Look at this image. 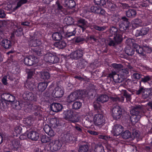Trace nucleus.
<instances>
[{
  "mask_svg": "<svg viewBox=\"0 0 152 152\" xmlns=\"http://www.w3.org/2000/svg\"><path fill=\"white\" fill-rule=\"evenodd\" d=\"M110 32L112 34H113L115 36L113 39H109L108 43V45L109 46H114L122 41L121 33H120L116 28L114 27H112L110 29Z\"/></svg>",
  "mask_w": 152,
  "mask_h": 152,
  "instance_id": "obj_1",
  "label": "nucleus"
},
{
  "mask_svg": "<svg viewBox=\"0 0 152 152\" xmlns=\"http://www.w3.org/2000/svg\"><path fill=\"white\" fill-rule=\"evenodd\" d=\"M64 118L73 123L78 122V116L74 114L73 112L71 110H67L64 112Z\"/></svg>",
  "mask_w": 152,
  "mask_h": 152,
  "instance_id": "obj_2",
  "label": "nucleus"
},
{
  "mask_svg": "<svg viewBox=\"0 0 152 152\" xmlns=\"http://www.w3.org/2000/svg\"><path fill=\"white\" fill-rule=\"evenodd\" d=\"M48 146L50 149L52 151H56L59 150L62 145L61 142L58 140H56L50 141Z\"/></svg>",
  "mask_w": 152,
  "mask_h": 152,
  "instance_id": "obj_3",
  "label": "nucleus"
},
{
  "mask_svg": "<svg viewBox=\"0 0 152 152\" xmlns=\"http://www.w3.org/2000/svg\"><path fill=\"white\" fill-rule=\"evenodd\" d=\"M44 59L46 62L51 63H56L59 60L57 57L50 53H48L45 55Z\"/></svg>",
  "mask_w": 152,
  "mask_h": 152,
  "instance_id": "obj_4",
  "label": "nucleus"
},
{
  "mask_svg": "<svg viewBox=\"0 0 152 152\" xmlns=\"http://www.w3.org/2000/svg\"><path fill=\"white\" fill-rule=\"evenodd\" d=\"M122 21L119 25V30H118L120 33L124 31L129 26V22L128 21L127 18L125 17L122 18Z\"/></svg>",
  "mask_w": 152,
  "mask_h": 152,
  "instance_id": "obj_5",
  "label": "nucleus"
},
{
  "mask_svg": "<svg viewBox=\"0 0 152 152\" xmlns=\"http://www.w3.org/2000/svg\"><path fill=\"white\" fill-rule=\"evenodd\" d=\"M122 111L121 108L118 105L115 106L112 110V116L115 119L120 118L122 115Z\"/></svg>",
  "mask_w": 152,
  "mask_h": 152,
  "instance_id": "obj_6",
  "label": "nucleus"
},
{
  "mask_svg": "<svg viewBox=\"0 0 152 152\" xmlns=\"http://www.w3.org/2000/svg\"><path fill=\"white\" fill-rule=\"evenodd\" d=\"M22 96L25 100L34 101H36L37 100L36 95L31 92L28 91L24 92L22 95Z\"/></svg>",
  "mask_w": 152,
  "mask_h": 152,
  "instance_id": "obj_7",
  "label": "nucleus"
},
{
  "mask_svg": "<svg viewBox=\"0 0 152 152\" xmlns=\"http://www.w3.org/2000/svg\"><path fill=\"white\" fill-rule=\"evenodd\" d=\"M108 76L113 79L114 81L117 83H121L123 80L124 77L121 74H117L115 72H112L109 74Z\"/></svg>",
  "mask_w": 152,
  "mask_h": 152,
  "instance_id": "obj_8",
  "label": "nucleus"
},
{
  "mask_svg": "<svg viewBox=\"0 0 152 152\" xmlns=\"http://www.w3.org/2000/svg\"><path fill=\"white\" fill-rule=\"evenodd\" d=\"M64 94V91L62 88L58 86L53 91L52 94L54 98H59L61 97Z\"/></svg>",
  "mask_w": 152,
  "mask_h": 152,
  "instance_id": "obj_9",
  "label": "nucleus"
},
{
  "mask_svg": "<svg viewBox=\"0 0 152 152\" xmlns=\"http://www.w3.org/2000/svg\"><path fill=\"white\" fill-rule=\"evenodd\" d=\"M124 130L123 127L119 124L115 125L112 131V133L115 136H117L120 135Z\"/></svg>",
  "mask_w": 152,
  "mask_h": 152,
  "instance_id": "obj_10",
  "label": "nucleus"
},
{
  "mask_svg": "<svg viewBox=\"0 0 152 152\" xmlns=\"http://www.w3.org/2000/svg\"><path fill=\"white\" fill-rule=\"evenodd\" d=\"M1 98L3 100L9 102L13 103L15 101V96L8 93H4L1 95Z\"/></svg>",
  "mask_w": 152,
  "mask_h": 152,
  "instance_id": "obj_11",
  "label": "nucleus"
},
{
  "mask_svg": "<svg viewBox=\"0 0 152 152\" xmlns=\"http://www.w3.org/2000/svg\"><path fill=\"white\" fill-rule=\"evenodd\" d=\"M81 93H82V92L77 91L71 94L67 97V101L69 102H71L75 101L79 97L78 94H80Z\"/></svg>",
  "mask_w": 152,
  "mask_h": 152,
  "instance_id": "obj_12",
  "label": "nucleus"
},
{
  "mask_svg": "<svg viewBox=\"0 0 152 152\" xmlns=\"http://www.w3.org/2000/svg\"><path fill=\"white\" fill-rule=\"evenodd\" d=\"M149 31L148 28L145 27L142 28L141 30H136L134 32L135 35L136 37L144 35L147 34Z\"/></svg>",
  "mask_w": 152,
  "mask_h": 152,
  "instance_id": "obj_13",
  "label": "nucleus"
},
{
  "mask_svg": "<svg viewBox=\"0 0 152 152\" xmlns=\"http://www.w3.org/2000/svg\"><path fill=\"white\" fill-rule=\"evenodd\" d=\"M83 56L82 50H78L72 52L70 55V57L73 59H77Z\"/></svg>",
  "mask_w": 152,
  "mask_h": 152,
  "instance_id": "obj_14",
  "label": "nucleus"
},
{
  "mask_svg": "<svg viewBox=\"0 0 152 152\" xmlns=\"http://www.w3.org/2000/svg\"><path fill=\"white\" fill-rule=\"evenodd\" d=\"M51 110L53 112H58L61 111L62 108V105L60 103H55L51 104L50 106Z\"/></svg>",
  "mask_w": 152,
  "mask_h": 152,
  "instance_id": "obj_15",
  "label": "nucleus"
},
{
  "mask_svg": "<svg viewBox=\"0 0 152 152\" xmlns=\"http://www.w3.org/2000/svg\"><path fill=\"white\" fill-rule=\"evenodd\" d=\"M142 111V109L140 105L136 106L130 110V113L132 115H141L140 113Z\"/></svg>",
  "mask_w": 152,
  "mask_h": 152,
  "instance_id": "obj_16",
  "label": "nucleus"
},
{
  "mask_svg": "<svg viewBox=\"0 0 152 152\" xmlns=\"http://www.w3.org/2000/svg\"><path fill=\"white\" fill-rule=\"evenodd\" d=\"M28 137L33 140H37L39 138V134L35 131H32L26 134Z\"/></svg>",
  "mask_w": 152,
  "mask_h": 152,
  "instance_id": "obj_17",
  "label": "nucleus"
},
{
  "mask_svg": "<svg viewBox=\"0 0 152 152\" xmlns=\"http://www.w3.org/2000/svg\"><path fill=\"white\" fill-rule=\"evenodd\" d=\"M87 23V22L83 19H80L77 21V24L79 27L82 28L83 31L86 29Z\"/></svg>",
  "mask_w": 152,
  "mask_h": 152,
  "instance_id": "obj_18",
  "label": "nucleus"
},
{
  "mask_svg": "<svg viewBox=\"0 0 152 152\" xmlns=\"http://www.w3.org/2000/svg\"><path fill=\"white\" fill-rule=\"evenodd\" d=\"M96 124L97 125L102 124L104 122V120L102 115L99 114H96Z\"/></svg>",
  "mask_w": 152,
  "mask_h": 152,
  "instance_id": "obj_19",
  "label": "nucleus"
},
{
  "mask_svg": "<svg viewBox=\"0 0 152 152\" xmlns=\"http://www.w3.org/2000/svg\"><path fill=\"white\" fill-rule=\"evenodd\" d=\"M34 58L31 56H29L25 58L24 62L25 64L27 66L32 65L34 63Z\"/></svg>",
  "mask_w": 152,
  "mask_h": 152,
  "instance_id": "obj_20",
  "label": "nucleus"
},
{
  "mask_svg": "<svg viewBox=\"0 0 152 152\" xmlns=\"http://www.w3.org/2000/svg\"><path fill=\"white\" fill-rule=\"evenodd\" d=\"M64 5L65 7L71 9L75 7V3L73 0H65Z\"/></svg>",
  "mask_w": 152,
  "mask_h": 152,
  "instance_id": "obj_21",
  "label": "nucleus"
},
{
  "mask_svg": "<svg viewBox=\"0 0 152 152\" xmlns=\"http://www.w3.org/2000/svg\"><path fill=\"white\" fill-rule=\"evenodd\" d=\"M63 138L64 141L66 142H69L73 141L74 137L72 134L69 133H67L64 135Z\"/></svg>",
  "mask_w": 152,
  "mask_h": 152,
  "instance_id": "obj_22",
  "label": "nucleus"
},
{
  "mask_svg": "<svg viewBox=\"0 0 152 152\" xmlns=\"http://www.w3.org/2000/svg\"><path fill=\"white\" fill-rule=\"evenodd\" d=\"M26 87L30 90H32L35 88L34 80H27L25 84Z\"/></svg>",
  "mask_w": 152,
  "mask_h": 152,
  "instance_id": "obj_23",
  "label": "nucleus"
},
{
  "mask_svg": "<svg viewBox=\"0 0 152 152\" xmlns=\"http://www.w3.org/2000/svg\"><path fill=\"white\" fill-rule=\"evenodd\" d=\"M25 107L28 109H30L33 111H36L39 110H40L39 107L33 104H25Z\"/></svg>",
  "mask_w": 152,
  "mask_h": 152,
  "instance_id": "obj_24",
  "label": "nucleus"
},
{
  "mask_svg": "<svg viewBox=\"0 0 152 152\" xmlns=\"http://www.w3.org/2000/svg\"><path fill=\"white\" fill-rule=\"evenodd\" d=\"M1 44L6 49H8L11 47V41L7 39H4L2 41Z\"/></svg>",
  "mask_w": 152,
  "mask_h": 152,
  "instance_id": "obj_25",
  "label": "nucleus"
},
{
  "mask_svg": "<svg viewBox=\"0 0 152 152\" xmlns=\"http://www.w3.org/2000/svg\"><path fill=\"white\" fill-rule=\"evenodd\" d=\"M87 63L86 61L84 59H81L78 61V63L77 64V67L80 69H82L84 68Z\"/></svg>",
  "mask_w": 152,
  "mask_h": 152,
  "instance_id": "obj_26",
  "label": "nucleus"
},
{
  "mask_svg": "<svg viewBox=\"0 0 152 152\" xmlns=\"http://www.w3.org/2000/svg\"><path fill=\"white\" fill-rule=\"evenodd\" d=\"M48 86V84L46 83L41 82L39 83L37 86V88L39 91L43 92L46 88Z\"/></svg>",
  "mask_w": 152,
  "mask_h": 152,
  "instance_id": "obj_27",
  "label": "nucleus"
},
{
  "mask_svg": "<svg viewBox=\"0 0 152 152\" xmlns=\"http://www.w3.org/2000/svg\"><path fill=\"white\" fill-rule=\"evenodd\" d=\"M109 97L106 95H102L99 96L97 98V101L103 103L108 100Z\"/></svg>",
  "mask_w": 152,
  "mask_h": 152,
  "instance_id": "obj_28",
  "label": "nucleus"
},
{
  "mask_svg": "<svg viewBox=\"0 0 152 152\" xmlns=\"http://www.w3.org/2000/svg\"><path fill=\"white\" fill-rule=\"evenodd\" d=\"M20 126H17L14 128L15 132L17 134H20L21 132H24L25 131L26 127Z\"/></svg>",
  "mask_w": 152,
  "mask_h": 152,
  "instance_id": "obj_29",
  "label": "nucleus"
},
{
  "mask_svg": "<svg viewBox=\"0 0 152 152\" xmlns=\"http://www.w3.org/2000/svg\"><path fill=\"white\" fill-rule=\"evenodd\" d=\"M142 21L141 20L135 19L132 22V27L135 28L141 25Z\"/></svg>",
  "mask_w": 152,
  "mask_h": 152,
  "instance_id": "obj_30",
  "label": "nucleus"
},
{
  "mask_svg": "<svg viewBox=\"0 0 152 152\" xmlns=\"http://www.w3.org/2000/svg\"><path fill=\"white\" fill-rule=\"evenodd\" d=\"M136 14V12L134 9H129L126 12V15L129 18L134 17Z\"/></svg>",
  "mask_w": 152,
  "mask_h": 152,
  "instance_id": "obj_31",
  "label": "nucleus"
},
{
  "mask_svg": "<svg viewBox=\"0 0 152 152\" xmlns=\"http://www.w3.org/2000/svg\"><path fill=\"white\" fill-rule=\"evenodd\" d=\"M40 44V42L39 39L34 38L30 41V45L31 47H36Z\"/></svg>",
  "mask_w": 152,
  "mask_h": 152,
  "instance_id": "obj_32",
  "label": "nucleus"
},
{
  "mask_svg": "<svg viewBox=\"0 0 152 152\" xmlns=\"http://www.w3.org/2000/svg\"><path fill=\"white\" fill-rule=\"evenodd\" d=\"M52 37L54 40L56 41H59L62 39V36L60 33L56 32L53 34Z\"/></svg>",
  "mask_w": 152,
  "mask_h": 152,
  "instance_id": "obj_33",
  "label": "nucleus"
},
{
  "mask_svg": "<svg viewBox=\"0 0 152 152\" xmlns=\"http://www.w3.org/2000/svg\"><path fill=\"white\" fill-rule=\"evenodd\" d=\"M55 45L59 49H63L66 46V44L64 41H61L55 43Z\"/></svg>",
  "mask_w": 152,
  "mask_h": 152,
  "instance_id": "obj_34",
  "label": "nucleus"
},
{
  "mask_svg": "<svg viewBox=\"0 0 152 152\" xmlns=\"http://www.w3.org/2000/svg\"><path fill=\"white\" fill-rule=\"evenodd\" d=\"M50 75L49 73L47 72H43L41 73V77L42 79L45 81L50 78Z\"/></svg>",
  "mask_w": 152,
  "mask_h": 152,
  "instance_id": "obj_35",
  "label": "nucleus"
},
{
  "mask_svg": "<svg viewBox=\"0 0 152 152\" xmlns=\"http://www.w3.org/2000/svg\"><path fill=\"white\" fill-rule=\"evenodd\" d=\"M88 148V146L87 145H81L79 148V152H87Z\"/></svg>",
  "mask_w": 152,
  "mask_h": 152,
  "instance_id": "obj_36",
  "label": "nucleus"
},
{
  "mask_svg": "<svg viewBox=\"0 0 152 152\" xmlns=\"http://www.w3.org/2000/svg\"><path fill=\"white\" fill-rule=\"evenodd\" d=\"M141 115H132L130 118L131 121L133 123L137 122L141 118Z\"/></svg>",
  "mask_w": 152,
  "mask_h": 152,
  "instance_id": "obj_37",
  "label": "nucleus"
},
{
  "mask_svg": "<svg viewBox=\"0 0 152 152\" xmlns=\"http://www.w3.org/2000/svg\"><path fill=\"white\" fill-rule=\"evenodd\" d=\"M151 93V91L148 89H145L142 93V95L143 98L145 99L148 97Z\"/></svg>",
  "mask_w": 152,
  "mask_h": 152,
  "instance_id": "obj_38",
  "label": "nucleus"
},
{
  "mask_svg": "<svg viewBox=\"0 0 152 152\" xmlns=\"http://www.w3.org/2000/svg\"><path fill=\"white\" fill-rule=\"evenodd\" d=\"M64 21L66 24L68 25H71L74 23L73 19L70 16L66 17L64 19Z\"/></svg>",
  "mask_w": 152,
  "mask_h": 152,
  "instance_id": "obj_39",
  "label": "nucleus"
},
{
  "mask_svg": "<svg viewBox=\"0 0 152 152\" xmlns=\"http://www.w3.org/2000/svg\"><path fill=\"white\" fill-rule=\"evenodd\" d=\"M126 53L128 55L131 56L134 53V50L130 47H126L125 49Z\"/></svg>",
  "mask_w": 152,
  "mask_h": 152,
  "instance_id": "obj_40",
  "label": "nucleus"
},
{
  "mask_svg": "<svg viewBox=\"0 0 152 152\" xmlns=\"http://www.w3.org/2000/svg\"><path fill=\"white\" fill-rule=\"evenodd\" d=\"M122 137L124 139H128L131 137V134L128 130H126L121 134Z\"/></svg>",
  "mask_w": 152,
  "mask_h": 152,
  "instance_id": "obj_41",
  "label": "nucleus"
},
{
  "mask_svg": "<svg viewBox=\"0 0 152 152\" xmlns=\"http://www.w3.org/2000/svg\"><path fill=\"white\" fill-rule=\"evenodd\" d=\"M41 141L42 143H45L50 141L51 139L46 135H42L41 137Z\"/></svg>",
  "mask_w": 152,
  "mask_h": 152,
  "instance_id": "obj_42",
  "label": "nucleus"
},
{
  "mask_svg": "<svg viewBox=\"0 0 152 152\" xmlns=\"http://www.w3.org/2000/svg\"><path fill=\"white\" fill-rule=\"evenodd\" d=\"M26 72L28 75L27 80H30L34 74V71L32 70L29 69L27 70Z\"/></svg>",
  "mask_w": 152,
  "mask_h": 152,
  "instance_id": "obj_43",
  "label": "nucleus"
},
{
  "mask_svg": "<svg viewBox=\"0 0 152 152\" xmlns=\"http://www.w3.org/2000/svg\"><path fill=\"white\" fill-rule=\"evenodd\" d=\"M82 104L79 102L77 101L75 102L72 105V108L75 110H77L80 108Z\"/></svg>",
  "mask_w": 152,
  "mask_h": 152,
  "instance_id": "obj_44",
  "label": "nucleus"
},
{
  "mask_svg": "<svg viewBox=\"0 0 152 152\" xmlns=\"http://www.w3.org/2000/svg\"><path fill=\"white\" fill-rule=\"evenodd\" d=\"M12 144L13 147L15 148H17L20 145L19 141L16 140H12Z\"/></svg>",
  "mask_w": 152,
  "mask_h": 152,
  "instance_id": "obj_45",
  "label": "nucleus"
},
{
  "mask_svg": "<svg viewBox=\"0 0 152 152\" xmlns=\"http://www.w3.org/2000/svg\"><path fill=\"white\" fill-rule=\"evenodd\" d=\"M121 93L124 96H125L127 100L130 101L131 100V95L128 94L125 90H122Z\"/></svg>",
  "mask_w": 152,
  "mask_h": 152,
  "instance_id": "obj_46",
  "label": "nucleus"
},
{
  "mask_svg": "<svg viewBox=\"0 0 152 152\" xmlns=\"http://www.w3.org/2000/svg\"><path fill=\"white\" fill-rule=\"evenodd\" d=\"M151 79V77L149 75L144 76V77L142 78L141 81L140 82V83L141 84V82L145 83L150 80Z\"/></svg>",
  "mask_w": 152,
  "mask_h": 152,
  "instance_id": "obj_47",
  "label": "nucleus"
},
{
  "mask_svg": "<svg viewBox=\"0 0 152 152\" xmlns=\"http://www.w3.org/2000/svg\"><path fill=\"white\" fill-rule=\"evenodd\" d=\"M23 123L26 126H31V119L30 118L25 119L23 120Z\"/></svg>",
  "mask_w": 152,
  "mask_h": 152,
  "instance_id": "obj_48",
  "label": "nucleus"
},
{
  "mask_svg": "<svg viewBox=\"0 0 152 152\" xmlns=\"http://www.w3.org/2000/svg\"><path fill=\"white\" fill-rule=\"evenodd\" d=\"M142 75L137 73H134L132 76V79L134 80L139 79Z\"/></svg>",
  "mask_w": 152,
  "mask_h": 152,
  "instance_id": "obj_49",
  "label": "nucleus"
},
{
  "mask_svg": "<svg viewBox=\"0 0 152 152\" xmlns=\"http://www.w3.org/2000/svg\"><path fill=\"white\" fill-rule=\"evenodd\" d=\"M42 111L41 110H37L36 112L35 111L34 113V115L35 116H37L39 119H41L42 117Z\"/></svg>",
  "mask_w": 152,
  "mask_h": 152,
  "instance_id": "obj_50",
  "label": "nucleus"
},
{
  "mask_svg": "<svg viewBox=\"0 0 152 152\" xmlns=\"http://www.w3.org/2000/svg\"><path fill=\"white\" fill-rule=\"evenodd\" d=\"M33 51L36 54L38 55V56H41L42 54V50L39 48L33 49Z\"/></svg>",
  "mask_w": 152,
  "mask_h": 152,
  "instance_id": "obj_51",
  "label": "nucleus"
},
{
  "mask_svg": "<svg viewBox=\"0 0 152 152\" xmlns=\"http://www.w3.org/2000/svg\"><path fill=\"white\" fill-rule=\"evenodd\" d=\"M120 73L123 77L129 73L128 69H122L120 71Z\"/></svg>",
  "mask_w": 152,
  "mask_h": 152,
  "instance_id": "obj_52",
  "label": "nucleus"
},
{
  "mask_svg": "<svg viewBox=\"0 0 152 152\" xmlns=\"http://www.w3.org/2000/svg\"><path fill=\"white\" fill-rule=\"evenodd\" d=\"M75 34V32L74 30L72 32H67L66 33V37H72V39H73Z\"/></svg>",
  "mask_w": 152,
  "mask_h": 152,
  "instance_id": "obj_53",
  "label": "nucleus"
},
{
  "mask_svg": "<svg viewBox=\"0 0 152 152\" xmlns=\"http://www.w3.org/2000/svg\"><path fill=\"white\" fill-rule=\"evenodd\" d=\"M139 136V132L135 130H133L132 134L131 135V137L135 138V137H138Z\"/></svg>",
  "mask_w": 152,
  "mask_h": 152,
  "instance_id": "obj_54",
  "label": "nucleus"
},
{
  "mask_svg": "<svg viewBox=\"0 0 152 152\" xmlns=\"http://www.w3.org/2000/svg\"><path fill=\"white\" fill-rule=\"evenodd\" d=\"M57 120L56 118H52L50 121V123L52 124L53 127H56L57 126Z\"/></svg>",
  "mask_w": 152,
  "mask_h": 152,
  "instance_id": "obj_55",
  "label": "nucleus"
},
{
  "mask_svg": "<svg viewBox=\"0 0 152 152\" xmlns=\"http://www.w3.org/2000/svg\"><path fill=\"white\" fill-rule=\"evenodd\" d=\"M134 42V39H129L126 40V43L129 46V47H131Z\"/></svg>",
  "mask_w": 152,
  "mask_h": 152,
  "instance_id": "obj_56",
  "label": "nucleus"
},
{
  "mask_svg": "<svg viewBox=\"0 0 152 152\" xmlns=\"http://www.w3.org/2000/svg\"><path fill=\"white\" fill-rule=\"evenodd\" d=\"M112 65L113 68L117 69L123 67V66L121 64H113Z\"/></svg>",
  "mask_w": 152,
  "mask_h": 152,
  "instance_id": "obj_57",
  "label": "nucleus"
},
{
  "mask_svg": "<svg viewBox=\"0 0 152 152\" xmlns=\"http://www.w3.org/2000/svg\"><path fill=\"white\" fill-rule=\"evenodd\" d=\"M96 12L99 14H100L102 15H104L105 14V11L103 9H102L101 8H99L97 9L96 10Z\"/></svg>",
  "mask_w": 152,
  "mask_h": 152,
  "instance_id": "obj_58",
  "label": "nucleus"
},
{
  "mask_svg": "<svg viewBox=\"0 0 152 152\" xmlns=\"http://www.w3.org/2000/svg\"><path fill=\"white\" fill-rule=\"evenodd\" d=\"M138 4L139 5L142 7H145L147 6V3L144 0H139Z\"/></svg>",
  "mask_w": 152,
  "mask_h": 152,
  "instance_id": "obj_59",
  "label": "nucleus"
},
{
  "mask_svg": "<svg viewBox=\"0 0 152 152\" xmlns=\"http://www.w3.org/2000/svg\"><path fill=\"white\" fill-rule=\"evenodd\" d=\"M85 40V39L84 38L81 37H79L75 38V42L76 43H79Z\"/></svg>",
  "mask_w": 152,
  "mask_h": 152,
  "instance_id": "obj_60",
  "label": "nucleus"
},
{
  "mask_svg": "<svg viewBox=\"0 0 152 152\" xmlns=\"http://www.w3.org/2000/svg\"><path fill=\"white\" fill-rule=\"evenodd\" d=\"M143 50L144 51H145L147 53H150L152 51L151 48L147 46H144Z\"/></svg>",
  "mask_w": 152,
  "mask_h": 152,
  "instance_id": "obj_61",
  "label": "nucleus"
},
{
  "mask_svg": "<svg viewBox=\"0 0 152 152\" xmlns=\"http://www.w3.org/2000/svg\"><path fill=\"white\" fill-rule=\"evenodd\" d=\"M136 50V52L139 54H143L144 52L143 47L142 48L140 46L138 48H137Z\"/></svg>",
  "mask_w": 152,
  "mask_h": 152,
  "instance_id": "obj_62",
  "label": "nucleus"
},
{
  "mask_svg": "<svg viewBox=\"0 0 152 152\" xmlns=\"http://www.w3.org/2000/svg\"><path fill=\"white\" fill-rule=\"evenodd\" d=\"M96 4L101 5H103L106 4L105 0H96Z\"/></svg>",
  "mask_w": 152,
  "mask_h": 152,
  "instance_id": "obj_63",
  "label": "nucleus"
},
{
  "mask_svg": "<svg viewBox=\"0 0 152 152\" xmlns=\"http://www.w3.org/2000/svg\"><path fill=\"white\" fill-rule=\"evenodd\" d=\"M27 2L26 0H20L18 1L17 4V6L16 7V8L19 7L21 6V5L24 4L26 3Z\"/></svg>",
  "mask_w": 152,
  "mask_h": 152,
  "instance_id": "obj_64",
  "label": "nucleus"
}]
</instances>
